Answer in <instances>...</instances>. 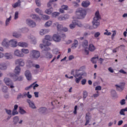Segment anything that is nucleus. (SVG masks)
Segmentation results:
<instances>
[{"instance_id": "obj_35", "label": "nucleus", "mask_w": 127, "mask_h": 127, "mask_svg": "<svg viewBox=\"0 0 127 127\" xmlns=\"http://www.w3.org/2000/svg\"><path fill=\"white\" fill-rule=\"evenodd\" d=\"M42 17L44 19V20H48L50 18V17L47 15H43L42 14Z\"/></svg>"}, {"instance_id": "obj_53", "label": "nucleus", "mask_w": 127, "mask_h": 127, "mask_svg": "<svg viewBox=\"0 0 127 127\" xmlns=\"http://www.w3.org/2000/svg\"><path fill=\"white\" fill-rule=\"evenodd\" d=\"M120 104L122 106L126 105V99H122V100H121Z\"/></svg>"}, {"instance_id": "obj_34", "label": "nucleus", "mask_w": 127, "mask_h": 127, "mask_svg": "<svg viewBox=\"0 0 127 127\" xmlns=\"http://www.w3.org/2000/svg\"><path fill=\"white\" fill-rule=\"evenodd\" d=\"M18 121H19V118H18V117L16 116L13 118V123L14 125H16V124L18 123Z\"/></svg>"}, {"instance_id": "obj_21", "label": "nucleus", "mask_w": 127, "mask_h": 127, "mask_svg": "<svg viewBox=\"0 0 127 127\" xmlns=\"http://www.w3.org/2000/svg\"><path fill=\"white\" fill-rule=\"evenodd\" d=\"M76 25H77V23L75 20H73L71 24H69V27L70 29H73L76 27Z\"/></svg>"}, {"instance_id": "obj_15", "label": "nucleus", "mask_w": 127, "mask_h": 127, "mask_svg": "<svg viewBox=\"0 0 127 127\" xmlns=\"http://www.w3.org/2000/svg\"><path fill=\"white\" fill-rule=\"evenodd\" d=\"M2 45L5 47H8L9 46V41H8L7 39H4L2 42Z\"/></svg>"}, {"instance_id": "obj_57", "label": "nucleus", "mask_w": 127, "mask_h": 127, "mask_svg": "<svg viewBox=\"0 0 127 127\" xmlns=\"http://www.w3.org/2000/svg\"><path fill=\"white\" fill-rule=\"evenodd\" d=\"M35 2L37 6H40L41 5V4L40 3V1H39V0H36Z\"/></svg>"}, {"instance_id": "obj_23", "label": "nucleus", "mask_w": 127, "mask_h": 127, "mask_svg": "<svg viewBox=\"0 0 127 127\" xmlns=\"http://www.w3.org/2000/svg\"><path fill=\"white\" fill-rule=\"evenodd\" d=\"M18 46H20V47H27L28 46V44L25 42H19L18 43Z\"/></svg>"}, {"instance_id": "obj_13", "label": "nucleus", "mask_w": 127, "mask_h": 127, "mask_svg": "<svg viewBox=\"0 0 127 127\" xmlns=\"http://www.w3.org/2000/svg\"><path fill=\"white\" fill-rule=\"evenodd\" d=\"M25 75L27 78V80H28V81H30V80H31V78H32L31 73H30V71H29V70H27L25 72Z\"/></svg>"}, {"instance_id": "obj_18", "label": "nucleus", "mask_w": 127, "mask_h": 127, "mask_svg": "<svg viewBox=\"0 0 127 127\" xmlns=\"http://www.w3.org/2000/svg\"><path fill=\"white\" fill-rule=\"evenodd\" d=\"M69 18V15L66 14L64 16H61L59 17L58 19L59 20H66V19H68Z\"/></svg>"}, {"instance_id": "obj_36", "label": "nucleus", "mask_w": 127, "mask_h": 127, "mask_svg": "<svg viewBox=\"0 0 127 127\" xmlns=\"http://www.w3.org/2000/svg\"><path fill=\"white\" fill-rule=\"evenodd\" d=\"M31 17L33 19H40V18H39V17L38 16H37V15L35 14H33L31 15Z\"/></svg>"}, {"instance_id": "obj_20", "label": "nucleus", "mask_w": 127, "mask_h": 127, "mask_svg": "<svg viewBox=\"0 0 127 127\" xmlns=\"http://www.w3.org/2000/svg\"><path fill=\"white\" fill-rule=\"evenodd\" d=\"M88 50L90 51V52H94V51L96 50V47L92 44H90L88 47Z\"/></svg>"}, {"instance_id": "obj_6", "label": "nucleus", "mask_w": 127, "mask_h": 127, "mask_svg": "<svg viewBox=\"0 0 127 127\" xmlns=\"http://www.w3.org/2000/svg\"><path fill=\"white\" fill-rule=\"evenodd\" d=\"M52 40V38L50 35H46L45 39L43 40V43L47 45L48 46H50L51 45V43H50L49 41Z\"/></svg>"}, {"instance_id": "obj_7", "label": "nucleus", "mask_w": 127, "mask_h": 127, "mask_svg": "<svg viewBox=\"0 0 127 127\" xmlns=\"http://www.w3.org/2000/svg\"><path fill=\"white\" fill-rule=\"evenodd\" d=\"M3 81L6 85H7V86H10V88L11 89L14 88V86H13V83L8 78L5 77L3 79Z\"/></svg>"}, {"instance_id": "obj_56", "label": "nucleus", "mask_w": 127, "mask_h": 127, "mask_svg": "<svg viewBox=\"0 0 127 127\" xmlns=\"http://www.w3.org/2000/svg\"><path fill=\"white\" fill-rule=\"evenodd\" d=\"M18 18V11H16L14 15V19H17Z\"/></svg>"}, {"instance_id": "obj_52", "label": "nucleus", "mask_w": 127, "mask_h": 127, "mask_svg": "<svg viewBox=\"0 0 127 127\" xmlns=\"http://www.w3.org/2000/svg\"><path fill=\"white\" fill-rule=\"evenodd\" d=\"M102 90V86L98 85L95 87V91H101Z\"/></svg>"}, {"instance_id": "obj_22", "label": "nucleus", "mask_w": 127, "mask_h": 127, "mask_svg": "<svg viewBox=\"0 0 127 127\" xmlns=\"http://www.w3.org/2000/svg\"><path fill=\"white\" fill-rule=\"evenodd\" d=\"M78 42L77 40H74V42L71 46L72 49H75L78 47Z\"/></svg>"}, {"instance_id": "obj_8", "label": "nucleus", "mask_w": 127, "mask_h": 127, "mask_svg": "<svg viewBox=\"0 0 127 127\" xmlns=\"http://www.w3.org/2000/svg\"><path fill=\"white\" fill-rule=\"evenodd\" d=\"M26 23L29 26H30V27H35L36 26V23L29 19L26 20Z\"/></svg>"}, {"instance_id": "obj_39", "label": "nucleus", "mask_w": 127, "mask_h": 127, "mask_svg": "<svg viewBox=\"0 0 127 127\" xmlns=\"http://www.w3.org/2000/svg\"><path fill=\"white\" fill-rule=\"evenodd\" d=\"M46 32H47V30L46 29H42L40 32V35H44L46 34Z\"/></svg>"}, {"instance_id": "obj_12", "label": "nucleus", "mask_w": 127, "mask_h": 127, "mask_svg": "<svg viewBox=\"0 0 127 127\" xmlns=\"http://www.w3.org/2000/svg\"><path fill=\"white\" fill-rule=\"evenodd\" d=\"M27 102L29 104L30 108H31V109H36L35 104H34V103H33L32 101L30 100V99H27Z\"/></svg>"}, {"instance_id": "obj_26", "label": "nucleus", "mask_w": 127, "mask_h": 127, "mask_svg": "<svg viewBox=\"0 0 127 127\" xmlns=\"http://www.w3.org/2000/svg\"><path fill=\"white\" fill-rule=\"evenodd\" d=\"M4 55V57H5L6 59H12V55L10 53H6Z\"/></svg>"}, {"instance_id": "obj_46", "label": "nucleus", "mask_w": 127, "mask_h": 127, "mask_svg": "<svg viewBox=\"0 0 127 127\" xmlns=\"http://www.w3.org/2000/svg\"><path fill=\"white\" fill-rule=\"evenodd\" d=\"M61 7L64 9V10H68V7L67 5H62Z\"/></svg>"}, {"instance_id": "obj_25", "label": "nucleus", "mask_w": 127, "mask_h": 127, "mask_svg": "<svg viewBox=\"0 0 127 127\" xmlns=\"http://www.w3.org/2000/svg\"><path fill=\"white\" fill-rule=\"evenodd\" d=\"M20 3H21L20 0H18L17 2L12 4V6L14 8H15L17 7V6H20Z\"/></svg>"}, {"instance_id": "obj_41", "label": "nucleus", "mask_w": 127, "mask_h": 127, "mask_svg": "<svg viewBox=\"0 0 127 127\" xmlns=\"http://www.w3.org/2000/svg\"><path fill=\"white\" fill-rule=\"evenodd\" d=\"M60 14L59 12H54L52 14V16L53 17H56V16H58Z\"/></svg>"}, {"instance_id": "obj_40", "label": "nucleus", "mask_w": 127, "mask_h": 127, "mask_svg": "<svg viewBox=\"0 0 127 127\" xmlns=\"http://www.w3.org/2000/svg\"><path fill=\"white\" fill-rule=\"evenodd\" d=\"M13 36L14 37H15L16 38H18L20 37L21 35L18 34L16 32H14V33H13Z\"/></svg>"}, {"instance_id": "obj_45", "label": "nucleus", "mask_w": 127, "mask_h": 127, "mask_svg": "<svg viewBox=\"0 0 127 127\" xmlns=\"http://www.w3.org/2000/svg\"><path fill=\"white\" fill-rule=\"evenodd\" d=\"M21 32L23 33H25L26 32H28V29L26 28H22L20 29Z\"/></svg>"}, {"instance_id": "obj_38", "label": "nucleus", "mask_w": 127, "mask_h": 127, "mask_svg": "<svg viewBox=\"0 0 127 127\" xmlns=\"http://www.w3.org/2000/svg\"><path fill=\"white\" fill-rule=\"evenodd\" d=\"M19 113L21 115H24V114H26V112L24 111L21 107H19Z\"/></svg>"}, {"instance_id": "obj_2", "label": "nucleus", "mask_w": 127, "mask_h": 127, "mask_svg": "<svg viewBox=\"0 0 127 127\" xmlns=\"http://www.w3.org/2000/svg\"><path fill=\"white\" fill-rule=\"evenodd\" d=\"M84 69H85V66H81L78 69L75 70V74L74 75V77L76 78L75 81L77 84L81 81V79L82 78V76H83L84 74H86L85 72H79L80 71H82Z\"/></svg>"}, {"instance_id": "obj_62", "label": "nucleus", "mask_w": 127, "mask_h": 127, "mask_svg": "<svg viewBox=\"0 0 127 127\" xmlns=\"http://www.w3.org/2000/svg\"><path fill=\"white\" fill-rule=\"evenodd\" d=\"M34 83H35V82H34ZM39 86V85H38V84H34L33 85V86H32L33 90H35V89H36L35 88L38 87Z\"/></svg>"}, {"instance_id": "obj_28", "label": "nucleus", "mask_w": 127, "mask_h": 127, "mask_svg": "<svg viewBox=\"0 0 127 127\" xmlns=\"http://www.w3.org/2000/svg\"><path fill=\"white\" fill-rule=\"evenodd\" d=\"M97 59H99V56L92 58L91 61L93 64H96V63H97Z\"/></svg>"}, {"instance_id": "obj_58", "label": "nucleus", "mask_w": 127, "mask_h": 127, "mask_svg": "<svg viewBox=\"0 0 127 127\" xmlns=\"http://www.w3.org/2000/svg\"><path fill=\"white\" fill-rule=\"evenodd\" d=\"M29 91L26 93V96L27 97V98H28V99H31V98H32V95L29 94Z\"/></svg>"}, {"instance_id": "obj_42", "label": "nucleus", "mask_w": 127, "mask_h": 127, "mask_svg": "<svg viewBox=\"0 0 127 127\" xmlns=\"http://www.w3.org/2000/svg\"><path fill=\"white\" fill-rule=\"evenodd\" d=\"M46 56L47 58H50V59L52 58V55L49 52L46 53Z\"/></svg>"}, {"instance_id": "obj_19", "label": "nucleus", "mask_w": 127, "mask_h": 127, "mask_svg": "<svg viewBox=\"0 0 127 127\" xmlns=\"http://www.w3.org/2000/svg\"><path fill=\"white\" fill-rule=\"evenodd\" d=\"M90 4H91V3L89 1H83L81 3L83 7H88Z\"/></svg>"}, {"instance_id": "obj_49", "label": "nucleus", "mask_w": 127, "mask_h": 127, "mask_svg": "<svg viewBox=\"0 0 127 127\" xmlns=\"http://www.w3.org/2000/svg\"><path fill=\"white\" fill-rule=\"evenodd\" d=\"M106 31L104 33V35H112V33L111 32H109L108 31V30H106Z\"/></svg>"}, {"instance_id": "obj_4", "label": "nucleus", "mask_w": 127, "mask_h": 127, "mask_svg": "<svg viewBox=\"0 0 127 127\" xmlns=\"http://www.w3.org/2000/svg\"><path fill=\"white\" fill-rule=\"evenodd\" d=\"M75 14L77 19H82V18H84V17L86 16L87 12L86 11V10L82 8H79L76 11Z\"/></svg>"}, {"instance_id": "obj_31", "label": "nucleus", "mask_w": 127, "mask_h": 127, "mask_svg": "<svg viewBox=\"0 0 127 127\" xmlns=\"http://www.w3.org/2000/svg\"><path fill=\"white\" fill-rule=\"evenodd\" d=\"M21 51L23 54H28V53H29V50L26 49H22Z\"/></svg>"}, {"instance_id": "obj_37", "label": "nucleus", "mask_w": 127, "mask_h": 127, "mask_svg": "<svg viewBox=\"0 0 127 127\" xmlns=\"http://www.w3.org/2000/svg\"><path fill=\"white\" fill-rule=\"evenodd\" d=\"M52 24V21H48L45 24V27H49Z\"/></svg>"}, {"instance_id": "obj_47", "label": "nucleus", "mask_w": 127, "mask_h": 127, "mask_svg": "<svg viewBox=\"0 0 127 127\" xmlns=\"http://www.w3.org/2000/svg\"><path fill=\"white\" fill-rule=\"evenodd\" d=\"M55 24L56 25L57 24L58 30L59 31H61V30L62 29H61V27H62V25L58 24V23H57V22Z\"/></svg>"}, {"instance_id": "obj_44", "label": "nucleus", "mask_w": 127, "mask_h": 127, "mask_svg": "<svg viewBox=\"0 0 127 127\" xmlns=\"http://www.w3.org/2000/svg\"><path fill=\"white\" fill-rule=\"evenodd\" d=\"M35 83H33V84H31L30 86H27L25 88V91H28V90H30V89H31V88H33V85H34Z\"/></svg>"}, {"instance_id": "obj_14", "label": "nucleus", "mask_w": 127, "mask_h": 127, "mask_svg": "<svg viewBox=\"0 0 127 127\" xmlns=\"http://www.w3.org/2000/svg\"><path fill=\"white\" fill-rule=\"evenodd\" d=\"M9 43L10 45L12 46V47H16V46H17V42L14 39L10 40L9 41Z\"/></svg>"}, {"instance_id": "obj_48", "label": "nucleus", "mask_w": 127, "mask_h": 127, "mask_svg": "<svg viewBox=\"0 0 127 127\" xmlns=\"http://www.w3.org/2000/svg\"><path fill=\"white\" fill-rule=\"evenodd\" d=\"M5 112L7 114H8L9 116H10L11 115V110H8L7 109H5Z\"/></svg>"}, {"instance_id": "obj_30", "label": "nucleus", "mask_w": 127, "mask_h": 127, "mask_svg": "<svg viewBox=\"0 0 127 127\" xmlns=\"http://www.w3.org/2000/svg\"><path fill=\"white\" fill-rule=\"evenodd\" d=\"M6 68V65L5 64H0V70H5Z\"/></svg>"}, {"instance_id": "obj_27", "label": "nucleus", "mask_w": 127, "mask_h": 127, "mask_svg": "<svg viewBox=\"0 0 127 127\" xmlns=\"http://www.w3.org/2000/svg\"><path fill=\"white\" fill-rule=\"evenodd\" d=\"M52 11H53V8L51 7L50 9H47L45 12L47 14H51L52 13Z\"/></svg>"}, {"instance_id": "obj_51", "label": "nucleus", "mask_w": 127, "mask_h": 127, "mask_svg": "<svg viewBox=\"0 0 127 127\" xmlns=\"http://www.w3.org/2000/svg\"><path fill=\"white\" fill-rule=\"evenodd\" d=\"M112 32H113V33L112 35V39L114 40V38H115V36H116V34H117V31L116 30H114Z\"/></svg>"}, {"instance_id": "obj_54", "label": "nucleus", "mask_w": 127, "mask_h": 127, "mask_svg": "<svg viewBox=\"0 0 127 127\" xmlns=\"http://www.w3.org/2000/svg\"><path fill=\"white\" fill-rule=\"evenodd\" d=\"M120 115H121V116H126V114H125V110H124V109H122L120 111Z\"/></svg>"}, {"instance_id": "obj_10", "label": "nucleus", "mask_w": 127, "mask_h": 127, "mask_svg": "<svg viewBox=\"0 0 127 127\" xmlns=\"http://www.w3.org/2000/svg\"><path fill=\"white\" fill-rule=\"evenodd\" d=\"M15 64L19 65V66H23L25 64L24 61L22 59H17L15 61Z\"/></svg>"}, {"instance_id": "obj_9", "label": "nucleus", "mask_w": 127, "mask_h": 127, "mask_svg": "<svg viewBox=\"0 0 127 127\" xmlns=\"http://www.w3.org/2000/svg\"><path fill=\"white\" fill-rule=\"evenodd\" d=\"M14 55L17 56V57H24V54L22 53L18 49H16L14 51Z\"/></svg>"}, {"instance_id": "obj_43", "label": "nucleus", "mask_w": 127, "mask_h": 127, "mask_svg": "<svg viewBox=\"0 0 127 127\" xmlns=\"http://www.w3.org/2000/svg\"><path fill=\"white\" fill-rule=\"evenodd\" d=\"M35 11L37 13H39V14H40L41 15H42V10H40V9L37 8L35 9Z\"/></svg>"}, {"instance_id": "obj_1", "label": "nucleus", "mask_w": 127, "mask_h": 127, "mask_svg": "<svg viewBox=\"0 0 127 127\" xmlns=\"http://www.w3.org/2000/svg\"><path fill=\"white\" fill-rule=\"evenodd\" d=\"M15 74L13 73H9L8 76L13 78L14 82L16 81H22L23 80V77L22 76H19L17 77L16 75H19V73H20V67L19 66H17L14 71Z\"/></svg>"}, {"instance_id": "obj_33", "label": "nucleus", "mask_w": 127, "mask_h": 127, "mask_svg": "<svg viewBox=\"0 0 127 127\" xmlns=\"http://www.w3.org/2000/svg\"><path fill=\"white\" fill-rule=\"evenodd\" d=\"M83 101H85V100H86V98L88 97V92H87V91H83Z\"/></svg>"}, {"instance_id": "obj_59", "label": "nucleus", "mask_w": 127, "mask_h": 127, "mask_svg": "<svg viewBox=\"0 0 127 127\" xmlns=\"http://www.w3.org/2000/svg\"><path fill=\"white\" fill-rule=\"evenodd\" d=\"M2 91L4 93L6 92V91H7V87L6 86H3L2 89Z\"/></svg>"}, {"instance_id": "obj_60", "label": "nucleus", "mask_w": 127, "mask_h": 127, "mask_svg": "<svg viewBox=\"0 0 127 127\" xmlns=\"http://www.w3.org/2000/svg\"><path fill=\"white\" fill-rule=\"evenodd\" d=\"M18 112L16 111V110H13L12 112V116H15V115H18Z\"/></svg>"}, {"instance_id": "obj_3", "label": "nucleus", "mask_w": 127, "mask_h": 127, "mask_svg": "<svg viewBox=\"0 0 127 127\" xmlns=\"http://www.w3.org/2000/svg\"><path fill=\"white\" fill-rule=\"evenodd\" d=\"M100 19H101L100 12L97 11L95 13V16L92 21L93 28H98V26H100Z\"/></svg>"}, {"instance_id": "obj_32", "label": "nucleus", "mask_w": 127, "mask_h": 127, "mask_svg": "<svg viewBox=\"0 0 127 127\" xmlns=\"http://www.w3.org/2000/svg\"><path fill=\"white\" fill-rule=\"evenodd\" d=\"M82 46L86 49V48H88V41L85 40L82 43Z\"/></svg>"}, {"instance_id": "obj_17", "label": "nucleus", "mask_w": 127, "mask_h": 127, "mask_svg": "<svg viewBox=\"0 0 127 127\" xmlns=\"http://www.w3.org/2000/svg\"><path fill=\"white\" fill-rule=\"evenodd\" d=\"M24 98H26V92H24L22 94L19 93L17 96V100H19V99H24Z\"/></svg>"}, {"instance_id": "obj_55", "label": "nucleus", "mask_w": 127, "mask_h": 127, "mask_svg": "<svg viewBox=\"0 0 127 127\" xmlns=\"http://www.w3.org/2000/svg\"><path fill=\"white\" fill-rule=\"evenodd\" d=\"M100 35H101V33L99 32H97L95 33L94 37H96V38H97V37H99Z\"/></svg>"}, {"instance_id": "obj_29", "label": "nucleus", "mask_w": 127, "mask_h": 127, "mask_svg": "<svg viewBox=\"0 0 127 127\" xmlns=\"http://www.w3.org/2000/svg\"><path fill=\"white\" fill-rule=\"evenodd\" d=\"M11 20V15H10L9 18H7L5 21V26H7Z\"/></svg>"}, {"instance_id": "obj_63", "label": "nucleus", "mask_w": 127, "mask_h": 127, "mask_svg": "<svg viewBox=\"0 0 127 127\" xmlns=\"http://www.w3.org/2000/svg\"><path fill=\"white\" fill-rule=\"evenodd\" d=\"M77 109H78V107L77 106H75L74 107V110L73 111V113L74 114V115H76V114H77Z\"/></svg>"}, {"instance_id": "obj_16", "label": "nucleus", "mask_w": 127, "mask_h": 127, "mask_svg": "<svg viewBox=\"0 0 127 127\" xmlns=\"http://www.w3.org/2000/svg\"><path fill=\"white\" fill-rule=\"evenodd\" d=\"M86 123L85 124V126H87L90 123V120H91V116L90 115V113H87L86 114L85 117Z\"/></svg>"}, {"instance_id": "obj_5", "label": "nucleus", "mask_w": 127, "mask_h": 127, "mask_svg": "<svg viewBox=\"0 0 127 127\" xmlns=\"http://www.w3.org/2000/svg\"><path fill=\"white\" fill-rule=\"evenodd\" d=\"M30 57L32 59H38L40 57V52L37 50H33L30 52Z\"/></svg>"}, {"instance_id": "obj_50", "label": "nucleus", "mask_w": 127, "mask_h": 127, "mask_svg": "<svg viewBox=\"0 0 127 127\" xmlns=\"http://www.w3.org/2000/svg\"><path fill=\"white\" fill-rule=\"evenodd\" d=\"M86 83H87V79L85 78L82 79L81 80V85H86Z\"/></svg>"}, {"instance_id": "obj_24", "label": "nucleus", "mask_w": 127, "mask_h": 127, "mask_svg": "<svg viewBox=\"0 0 127 127\" xmlns=\"http://www.w3.org/2000/svg\"><path fill=\"white\" fill-rule=\"evenodd\" d=\"M38 111L39 113H41V114H45V113L47 112V109L45 107H42L39 108Z\"/></svg>"}, {"instance_id": "obj_64", "label": "nucleus", "mask_w": 127, "mask_h": 127, "mask_svg": "<svg viewBox=\"0 0 127 127\" xmlns=\"http://www.w3.org/2000/svg\"><path fill=\"white\" fill-rule=\"evenodd\" d=\"M35 98H38L39 93L38 92H35L34 93Z\"/></svg>"}, {"instance_id": "obj_61", "label": "nucleus", "mask_w": 127, "mask_h": 127, "mask_svg": "<svg viewBox=\"0 0 127 127\" xmlns=\"http://www.w3.org/2000/svg\"><path fill=\"white\" fill-rule=\"evenodd\" d=\"M53 2L51 0H50L47 4V6L48 7H50V6H51V5H52V4H53Z\"/></svg>"}, {"instance_id": "obj_11", "label": "nucleus", "mask_w": 127, "mask_h": 127, "mask_svg": "<svg viewBox=\"0 0 127 127\" xmlns=\"http://www.w3.org/2000/svg\"><path fill=\"white\" fill-rule=\"evenodd\" d=\"M53 39L56 42H59L61 41V37L58 34H54L53 37Z\"/></svg>"}]
</instances>
